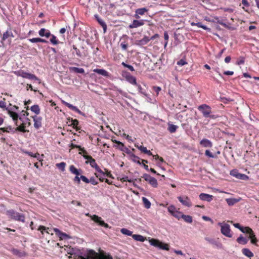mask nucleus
<instances>
[{
    "instance_id": "obj_56",
    "label": "nucleus",
    "mask_w": 259,
    "mask_h": 259,
    "mask_svg": "<svg viewBox=\"0 0 259 259\" xmlns=\"http://www.w3.org/2000/svg\"><path fill=\"white\" fill-rule=\"evenodd\" d=\"M87 152L86 151V153H83L82 156L87 160V161H90L94 159V158L90 155H88Z\"/></svg>"
},
{
    "instance_id": "obj_9",
    "label": "nucleus",
    "mask_w": 259,
    "mask_h": 259,
    "mask_svg": "<svg viewBox=\"0 0 259 259\" xmlns=\"http://www.w3.org/2000/svg\"><path fill=\"white\" fill-rule=\"evenodd\" d=\"M145 22H148V20L143 19L140 20H134L132 23L129 25V28L132 29L143 26L145 24Z\"/></svg>"
},
{
    "instance_id": "obj_31",
    "label": "nucleus",
    "mask_w": 259,
    "mask_h": 259,
    "mask_svg": "<svg viewBox=\"0 0 259 259\" xmlns=\"http://www.w3.org/2000/svg\"><path fill=\"white\" fill-rule=\"evenodd\" d=\"M63 104L66 106H67V107H68L69 108H70V109L75 111V112H77L78 113H80V111L79 110V109H78L76 106H74L73 105L67 103V102H63Z\"/></svg>"
},
{
    "instance_id": "obj_37",
    "label": "nucleus",
    "mask_w": 259,
    "mask_h": 259,
    "mask_svg": "<svg viewBox=\"0 0 259 259\" xmlns=\"http://www.w3.org/2000/svg\"><path fill=\"white\" fill-rule=\"evenodd\" d=\"M31 110L37 115L40 113V108L38 105H34L33 106H31Z\"/></svg>"
},
{
    "instance_id": "obj_62",
    "label": "nucleus",
    "mask_w": 259,
    "mask_h": 259,
    "mask_svg": "<svg viewBox=\"0 0 259 259\" xmlns=\"http://www.w3.org/2000/svg\"><path fill=\"white\" fill-rule=\"evenodd\" d=\"M205 154L206 156L210 157V158H214L215 156L210 152V151L208 150H206L205 151Z\"/></svg>"
},
{
    "instance_id": "obj_64",
    "label": "nucleus",
    "mask_w": 259,
    "mask_h": 259,
    "mask_svg": "<svg viewBox=\"0 0 259 259\" xmlns=\"http://www.w3.org/2000/svg\"><path fill=\"white\" fill-rule=\"evenodd\" d=\"M40 38H32L28 39V40L32 43L39 42Z\"/></svg>"
},
{
    "instance_id": "obj_40",
    "label": "nucleus",
    "mask_w": 259,
    "mask_h": 259,
    "mask_svg": "<svg viewBox=\"0 0 259 259\" xmlns=\"http://www.w3.org/2000/svg\"><path fill=\"white\" fill-rule=\"evenodd\" d=\"M50 36L51 38H50V40L53 45H56L60 43V41L57 39V37L54 34H51Z\"/></svg>"
},
{
    "instance_id": "obj_63",
    "label": "nucleus",
    "mask_w": 259,
    "mask_h": 259,
    "mask_svg": "<svg viewBox=\"0 0 259 259\" xmlns=\"http://www.w3.org/2000/svg\"><path fill=\"white\" fill-rule=\"evenodd\" d=\"M187 64V62L185 61L183 59H181L180 60H179V61L177 62V64L179 66H183Z\"/></svg>"
},
{
    "instance_id": "obj_48",
    "label": "nucleus",
    "mask_w": 259,
    "mask_h": 259,
    "mask_svg": "<svg viewBox=\"0 0 259 259\" xmlns=\"http://www.w3.org/2000/svg\"><path fill=\"white\" fill-rule=\"evenodd\" d=\"M240 230L244 233L249 234L252 232V230L248 227H242L241 229H240Z\"/></svg>"
},
{
    "instance_id": "obj_55",
    "label": "nucleus",
    "mask_w": 259,
    "mask_h": 259,
    "mask_svg": "<svg viewBox=\"0 0 259 259\" xmlns=\"http://www.w3.org/2000/svg\"><path fill=\"white\" fill-rule=\"evenodd\" d=\"M121 64L124 67L127 68L131 71H135V69H134V67L132 65L127 64L125 63H124V62H122Z\"/></svg>"
},
{
    "instance_id": "obj_23",
    "label": "nucleus",
    "mask_w": 259,
    "mask_h": 259,
    "mask_svg": "<svg viewBox=\"0 0 259 259\" xmlns=\"http://www.w3.org/2000/svg\"><path fill=\"white\" fill-rule=\"evenodd\" d=\"M15 128L12 127L11 126H8L5 127H0V130L3 132L10 133V132L15 133L16 131H15Z\"/></svg>"
},
{
    "instance_id": "obj_46",
    "label": "nucleus",
    "mask_w": 259,
    "mask_h": 259,
    "mask_svg": "<svg viewBox=\"0 0 259 259\" xmlns=\"http://www.w3.org/2000/svg\"><path fill=\"white\" fill-rule=\"evenodd\" d=\"M56 166L57 168L60 169L61 171H64L65 170L66 163L64 162H62L59 163H57Z\"/></svg>"
},
{
    "instance_id": "obj_27",
    "label": "nucleus",
    "mask_w": 259,
    "mask_h": 259,
    "mask_svg": "<svg viewBox=\"0 0 259 259\" xmlns=\"http://www.w3.org/2000/svg\"><path fill=\"white\" fill-rule=\"evenodd\" d=\"M132 237L134 240L140 242H144L146 240V238L141 235L134 234L132 235Z\"/></svg>"
},
{
    "instance_id": "obj_16",
    "label": "nucleus",
    "mask_w": 259,
    "mask_h": 259,
    "mask_svg": "<svg viewBox=\"0 0 259 259\" xmlns=\"http://www.w3.org/2000/svg\"><path fill=\"white\" fill-rule=\"evenodd\" d=\"M38 34L40 36H45L47 38H49L51 35L50 31L45 28H41L38 31Z\"/></svg>"
},
{
    "instance_id": "obj_10",
    "label": "nucleus",
    "mask_w": 259,
    "mask_h": 259,
    "mask_svg": "<svg viewBox=\"0 0 259 259\" xmlns=\"http://www.w3.org/2000/svg\"><path fill=\"white\" fill-rule=\"evenodd\" d=\"M178 199L183 205L188 207L192 206L190 199L187 196H179L178 197Z\"/></svg>"
},
{
    "instance_id": "obj_11",
    "label": "nucleus",
    "mask_w": 259,
    "mask_h": 259,
    "mask_svg": "<svg viewBox=\"0 0 259 259\" xmlns=\"http://www.w3.org/2000/svg\"><path fill=\"white\" fill-rule=\"evenodd\" d=\"M148 11V10L146 8L137 9L135 11L134 17L137 19H139L140 18V16L144 15Z\"/></svg>"
},
{
    "instance_id": "obj_57",
    "label": "nucleus",
    "mask_w": 259,
    "mask_h": 259,
    "mask_svg": "<svg viewBox=\"0 0 259 259\" xmlns=\"http://www.w3.org/2000/svg\"><path fill=\"white\" fill-rule=\"evenodd\" d=\"M146 181L148 182L149 183L150 181L151 180V176L147 174H145L142 177Z\"/></svg>"
},
{
    "instance_id": "obj_22",
    "label": "nucleus",
    "mask_w": 259,
    "mask_h": 259,
    "mask_svg": "<svg viewBox=\"0 0 259 259\" xmlns=\"http://www.w3.org/2000/svg\"><path fill=\"white\" fill-rule=\"evenodd\" d=\"M97 259H113L112 256L110 254H106L104 252L98 254Z\"/></svg>"
},
{
    "instance_id": "obj_5",
    "label": "nucleus",
    "mask_w": 259,
    "mask_h": 259,
    "mask_svg": "<svg viewBox=\"0 0 259 259\" xmlns=\"http://www.w3.org/2000/svg\"><path fill=\"white\" fill-rule=\"evenodd\" d=\"M98 253L93 250H89L84 256L79 255L78 259H97Z\"/></svg>"
},
{
    "instance_id": "obj_50",
    "label": "nucleus",
    "mask_w": 259,
    "mask_h": 259,
    "mask_svg": "<svg viewBox=\"0 0 259 259\" xmlns=\"http://www.w3.org/2000/svg\"><path fill=\"white\" fill-rule=\"evenodd\" d=\"M174 217L177 218L178 220H180L182 218L183 214L182 212L176 210L174 213L172 214Z\"/></svg>"
},
{
    "instance_id": "obj_60",
    "label": "nucleus",
    "mask_w": 259,
    "mask_h": 259,
    "mask_svg": "<svg viewBox=\"0 0 259 259\" xmlns=\"http://www.w3.org/2000/svg\"><path fill=\"white\" fill-rule=\"evenodd\" d=\"M120 46L122 50H126L128 47V44L126 41H124L120 44Z\"/></svg>"
},
{
    "instance_id": "obj_42",
    "label": "nucleus",
    "mask_w": 259,
    "mask_h": 259,
    "mask_svg": "<svg viewBox=\"0 0 259 259\" xmlns=\"http://www.w3.org/2000/svg\"><path fill=\"white\" fill-rule=\"evenodd\" d=\"M37 230L40 231L42 235L44 234V232H46L48 234L50 233L49 232V228L44 226H39Z\"/></svg>"
},
{
    "instance_id": "obj_7",
    "label": "nucleus",
    "mask_w": 259,
    "mask_h": 259,
    "mask_svg": "<svg viewBox=\"0 0 259 259\" xmlns=\"http://www.w3.org/2000/svg\"><path fill=\"white\" fill-rule=\"evenodd\" d=\"M92 220H93L95 223H97L99 225L104 227L106 228H110L109 225L102 220V218L98 215L94 214L93 215L91 216Z\"/></svg>"
},
{
    "instance_id": "obj_45",
    "label": "nucleus",
    "mask_w": 259,
    "mask_h": 259,
    "mask_svg": "<svg viewBox=\"0 0 259 259\" xmlns=\"http://www.w3.org/2000/svg\"><path fill=\"white\" fill-rule=\"evenodd\" d=\"M120 181L122 182H133V185L135 187L136 186V184L135 183V181H137V179H135L134 180L128 179V177L127 176H125L124 177L120 178Z\"/></svg>"
},
{
    "instance_id": "obj_17",
    "label": "nucleus",
    "mask_w": 259,
    "mask_h": 259,
    "mask_svg": "<svg viewBox=\"0 0 259 259\" xmlns=\"http://www.w3.org/2000/svg\"><path fill=\"white\" fill-rule=\"evenodd\" d=\"M200 144L204 147H208L211 148L212 147V142L207 139H203L200 142Z\"/></svg>"
},
{
    "instance_id": "obj_35",
    "label": "nucleus",
    "mask_w": 259,
    "mask_h": 259,
    "mask_svg": "<svg viewBox=\"0 0 259 259\" xmlns=\"http://www.w3.org/2000/svg\"><path fill=\"white\" fill-rule=\"evenodd\" d=\"M150 40L148 37L145 36L142 39L138 41V44L139 45H145L147 44Z\"/></svg>"
},
{
    "instance_id": "obj_13",
    "label": "nucleus",
    "mask_w": 259,
    "mask_h": 259,
    "mask_svg": "<svg viewBox=\"0 0 259 259\" xmlns=\"http://www.w3.org/2000/svg\"><path fill=\"white\" fill-rule=\"evenodd\" d=\"M213 196L211 195L206 193H201L199 195V198L203 201L210 202L212 200Z\"/></svg>"
},
{
    "instance_id": "obj_41",
    "label": "nucleus",
    "mask_w": 259,
    "mask_h": 259,
    "mask_svg": "<svg viewBox=\"0 0 259 259\" xmlns=\"http://www.w3.org/2000/svg\"><path fill=\"white\" fill-rule=\"evenodd\" d=\"M182 218L186 222L188 223H191L193 221L192 217L189 215H185L183 214Z\"/></svg>"
},
{
    "instance_id": "obj_14",
    "label": "nucleus",
    "mask_w": 259,
    "mask_h": 259,
    "mask_svg": "<svg viewBox=\"0 0 259 259\" xmlns=\"http://www.w3.org/2000/svg\"><path fill=\"white\" fill-rule=\"evenodd\" d=\"M9 37H14V35L11 28H8L6 31L4 32L2 37V40L4 41Z\"/></svg>"
},
{
    "instance_id": "obj_49",
    "label": "nucleus",
    "mask_w": 259,
    "mask_h": 259,
    "mask_svg": "<svg viewBox=\"0 0 259 259\" xmlns=\"http://www.w3.org/2000/svg\"><path fill=\"white\" fill-rule=\"evenodd\" d=\"M131 157H132V160L136 162V163H137L138 164H141V162H140V158L136 156V155L133 154L132 155H131Z\"/></svg>"
},
{
    "instance_id": "obj_28",
    "label": "nucleus",
    "mask_w": 259,
    "mask_h": 259,
    "mask_svg": "<svg viewBox=\"0 0 259 259\" xmlns=\"http://www.w3.org/2000/svg\"><path fill=\"white\" fill-rule=\"evenodd\" d=\"M70 147L72 148H77V149H78L80 151V152H79V154H82V153H86V150L84 149V148H82L79 145H75V144L72 143L70 145Z\"/></svg>"
},
{
    "instance_id": "obj_47",
    "label": "nucleus",
    "mask_w": 259,
    "mask_h": 259,
    "mask_svg": "<svg viewBox=\"0 0 259 259\" xmlns=\"http://www.w3.org/2000/svg\"><path fill=\"white\" fill-rule=\"evenodd\" d=\"M149 184H150L153 187L156 188L158 186L157 180L151 177V180L149 182Z\"/></svg>"
},
{
    "instance_id": "obj_54",
    "label": "nucleus",
    "mask_w": 259,
    "mask_h": 259,
    "mask_svg": "<svg viewBox=\"0 0 259 259\" xmlns=\"http://www.w3.org/2000/svg\"><path fill=\"white\" fill-rule=\"evenodd\" d=\"M0 108H3L4 110H8V108L6 107V103L5 98L3 99V101H0Z\"/></svg>"
},
{
    "instance_id": "obj_4",
    "label": "nucleus",
    "mask_w": 259,
    "mask_h": 259,
    "mask_svg": "<svg viewBox=\"0 0 259 259\" xmlns=\"http://www.w3.org/2000/svg\"><path fill=\"white\" fill-rule=\"evenodd\" d=\"M218 225L221 227V232L225 236L231 238L232 234L231 233L230 225L226 223H219Z\"/></svg>"
},
{
    "instance_id": "obj_12",
    "label": "nucleus",
    "mask_w": 259,
    "mask_h": 259,
    "mask_svg": "<svg viewBox=\"0 0 259 259\" xmlns=\"http://www.w3.org/2000/svg\"><path fill=\"white\" fill-rule=\"evenodd\" d=\"M32 118L33 119L34 127L37 130L39 129L40 127H41L42 125V117L35 115L32 116Z\"/></svg>"
},
{
    "instance_id": "obj_8",
    "label": "nucleus",
    "mask_w": 259,
    "mask_h": 259,
    "mask_svg": "<svg viewBox=\"0 0 259 259\" xmlns=\"http://www.w3.org/2000/svg\"><path fill=\"white\" fill-rule=\"evenodd\" d=\"M18 75L23 78H27L29 79H33L37 81H39V79L34 74L24 72V71H20L18 72Z\"/></svg>"
},
{
    "instance_id": "obj_34",
    "label": "nucleus",
    "mask_w": 259,
    "mask_h": 259,
    "mask_svg": "<svg viewBox=\"0 0 259 259\" xmlns=\"http://www.w3.org/2000/svg\"><path fill=\"white\" fill-rule=\"evenodd\" d=\"M69 170L72 174H74L76 176H79L80 175L79 170L77 169L73 165H71L69 166Z\"/></svg>"
},
{
    "instance_id": "obj_53",
    "label": "nucleus",
    "mask_w": 259,
    "mask_h": 259,
    "mask_svg": "<svg viewBox=\"0 0 259 259\" xmlns=\"http://www.w3.org/2000/svg\"><path fill=\"white\" fill-rule=\"evenodd\" d=\"M245 62V58L244 57H240L237 62H236V64L237 65H242Z\"/></svg>"
},
{
    "instance_id": "obj_30",
    "label": "nucleus",
    "mask_w": 259,
    "mask_h": 259,
    "mask_svg": "<svg viewBox=\"0 0 259 259\" xmlns=\"http://www.w3.org/2000/svg\"><path fill=\"white\" fill-rule=\"evenodd\" d=\"M63 104L66 106H67V107H68L69 108H70V109L75 111V112H77L78 113H80V111L79 110V109H78L76 106H74L73 105L67 103V102H63Z\"/></svg>"
},
{
    "instance_id": "obj_33",
    "label": "nucleus",
    "mask_w": 259,
    "mask_h": 259,
    "mask_svg": "<svg viewBox=\"0 0 259 259\" xmlns=\"http://www.w3.org/2000/svg\"><path fill=\"white\" fill-rule=\"evenodd\" d=\"M26 127V123H22L19 126H18L16 128H15V131H19L23 133H25L27 131L25 130V127Z\"/></svg>"
},
{
    "instance_id": "obj_26",
    "label": "nucleus",
    "mask_w": 259,
    "mask_h": 259,
    "mask_svg": "<svg viewBox=\"0 0 259 259\" xmlns=\"http://www.w3.org/2000/svg\"><path fill=\"white\" fill-rule=\"evenodd\" d=\"M237 242L241 244L245 245L248 242V239L240 235L239 237L237 238Z\"/></svg>"
},
{
    "instance_id": "obj_18",
    "label": "nucleus",
    "mask_w": 259,
    "mask_h": 259,
    "mask_svg": "<svg viewBox=\"0 0 259 259\" xmlns=\"http://www.w3.org/2000/svg\"><path fill=\"white\" fill-rule=\"evenodd\" d=\"M240 199H241L240 198H230L226 199V201L227 202L228 205L233 206L235 204L239 202Z\"/></svg>"
},
{
    "instance_id": "obj_32",
    "label": "nucleus",
    "mask_w": 259,
    "mask_h": 259,
    "mask_svg": "<svg viewBox=\"0 0 259 259\" xmlns=\"http://www.w3.org/2000/svg\"><path fill=\"white\" fill-rule=\"evenodd\" d=\"M63 104L66 106H67V107H68L69 108H70V109L75 111V112H77L78 113H80V111L79 110V109H78L76 106H74L73 105L67 103V102H63Z\"/></svg>"
},
{
    "instance_id": "obj_51",
    "label": "nucleus",
    "mask_w": 259,
    "mask_h": 259,
    "mask_svg": "<svg viewBox=\"0 0 259 259\" xmlns=\"http://www.w3.org/2000/svg\"><path fill=\"white\" fill-rule=\"evenodd\" d=\"M89 163L90 164L91 166L92 167H94L95 169L96 168H98V165L96 163L95 159H94L93 160H92V161H86V163Z\"/></svg>"
},
{
    "instance_id": "obj_52",
    "label": "nucleus",
    "mask_w": 259,
    "mask_h": 259,
    "mask_svg": "<svg viewBox=\"0 0 259 259\" xmlns=\"http://www.w3.org/2000/svg\"><path fill=\"white\" fill-rule=\"evenodd\" d=\"M136 85L138 87L139 92L141 94L144 95L145 96H147V94L145 90H144L140 85L137 84Z\"/></svg>"
},
{
    "instance_id": "obj_38",
    "label": "nucleus",
    "mask_w": 259,
    "mask_h": 259,
    "mask_svg": "<svg viewBox=\"0 0 259 259\" xmlns=\"http://www.w3.org/2000/svg\"><path fill=\"white\" fill-rule=\"evenodd\" d=\"M178 126L172 124H168V130L170 133H175L177 131V129L178 128Z\"/></svg>"
},
{
    "instance_id": "obj_36",
    "label": "nucleus",
    "mask_w": 259,
    "mask_h": 259,
    "mask_svg": "<svg viewBox=\"0 0 259 259\" xmlns=\"http://www.w3.org/2000/svg\"><path fill=\"white\" fill-rule=\"evenodd\" d=\"M116 148L119 149L120 150L122 151H125V150H127V148H125L124 145L121 142L119 141L117 144V145L114 146Z\"/></svg>"
},
{
    "instance_id": "obj_3",
    "label": "nucleus",
    "mask_w": 259,
    "mask_h": 259,
    "mask_svg": "<svg viewBox=\"0 0 259 259\" xmlns=\"http://www.w3.org/2000/svg\"><path fill=\"white\" fill-rule=\"evenodd\" d=\"M149 242L151 245L155 247L167 251L169 250V246L168 244L163 243L158 239L152 238L149 240Z\"/></svg>"
},
{
    "instance_id": "obj_15",
    "label": "nucleus",
    "mask_w": 259,
    "mask_h": 259,
    "mask_svg": "<svg viewBox=\"0 0 259 259\" xmlns=\"http://www.w3.org/2000/svg\"><path fill=\"white\" fill-rule=\"evenodd\" d=\"M125 78L126 80L130 83L135 85H137L136 77L131 75L130 73H126Z\"/></svg>"
},
{
    "instance_id": "obj_39",
    "label": "nucleus",
    "mask_w": 259,
    "mask_h": 259,
    "mask_svg": "<svg viewBox=\"0 0 259 259\" xmlns=\"http://www.w3.org/2000/svg\"><path fill=\"white\" fill-rule=\"evenodd\" d=\"M70 70L75 73H84V70L82 68H77V67H73L70 68Z\"/></svg>"
},
{
    "instance_id": "obj_58",
    "label": "nucleus",
    "mask_w": 259,
    "mask_h": 259,
    "mask_svg": "<svg viewBox=\"0 0 259 259\" xmlns=\"http://www.w3.org/2000/svg\"><path fill=\"white\" fill-rule=\"evenodd\" d=\"M176 208L174 205H170L168 207V211L171 214L174 213L175 211H176Z\"/></svg>"
},
{
    "instance_id": "obj_19",
    "label": "nucleus",
    "mask_w": 259,
    "mask_h": 259,
    "mask_svg": "<svg viewBox=\"0 0 259 259\" xmlns=\"http://www.w3.org/2000/svg\"><path fill=\"white\" fill-rule=\"evenodd\" d=\"M93 71L105 77L109 76V73L103 69H95L93 70Z\"/></svg>"
},
{
    "instance_id": "obj_29",
    "label": "nucleus",
    "mask_w": 259,
    "mask_h": 259,
    "mask_svg": "<svg viewBox=\"0 0 259 259\" xmlns=\"http://www.w3.org/2000/svg\"><path fill=\"white\" fill-rule=\"evenodd\" d=\"M71 125H72L73 127L74 128H75L76 131H78L79 130H80V128L78 126H77V125H78V124L79 123V122H78L77 119H71Z\"/></svg>"
},
{
    "instance_id": "obj_6",
    "label": "nucleus",
    "mask_w": 259,
    "mask_h": 259,
    "mask_svg": "<svg viewBox=\"0 0 259 259\" xmlns=\"http://www.w3.org/2000/svg\"><path fill=\"white\" fill-rule=\"evenodd\" d=\"M230 174L238 179L243 180H248L249 179V177L248 176L243 174L239 173L238 170L236 169H234L231 170Z\"/></svg>"
},
{
    "instance_id": "obj_1",
    "label": "nucleus",
    "mask_w": 259,
    "mask_h": 259,
    "mask_svg": "<svg viewBox=\"0 0 259 259\" xmlns=\"http://www.w3.org/2000/svg\"><path fill=\"white\" fill-rule=\"evenodd\" d=\"M198 109L201 112L203 117L205 118H209L210 119H215L219 117L217 115L211 114V108L206 104H203L199 106L198 107Z\"/></svg>"
},
{
    "instance_id": "obj_2",
    "label": "nucleus",
    "mask_w": 259,
    "mask_h": 259,
    "mask_svg": "<svg viewBox=\"0 0 259 259\" xmlns=\"http://www.w3.org/2000/svg\"><path fill=\"white\" fill-rule=\"evenodd\" d=\"M6 214L11 219L21 222H25V215L23 214L20 213L13 209H10L6 211Z\"/></svg>"
},
{
    "instance_id": "obj_25",
    "label": "nucleus",
    "mask_w": 259,
    "mask_h": 259,
    "mask_svg": "<svg viewBox=\"0 0 259 259\" xmlns=\"http://www.w3.org/2000/svg\"><path fill=\"white\" fill-rule=\"evenodd\" d=\"M8 111V114L10 115V117L12 118L14 121H17L18 119V115L17 113L13 112L12 111H11L10 110L8 109L7 110Z\"/></svg>"
},
{
    "instance_id": "obj_21",
    "label": "nucleus",
    "mask_w": 259,
    "mask_h": 259,
    "mask_svg": "<svg viewBox=\"0 0 259 259\" xmlns=\"http://www.w3.org/2000/svg\"><path fill=\"white\" fill-rule=\"evenodd\" d=\"M95 17L97 19V20L98 21V22H99V23L101 25V26L103 27V29H104V32L106 31V29H107V25H106V24L105 23V22L102 19H101L98 15H96L95 16Z\"/></svg>"
},
{
    "instance_id": "obj_20",
    "label": "nucleus",
    "mask_w": 259,
    "mask_h": 259,
    "mask_svg": "<svg viewBox=\"0 0 259 259\" xmlns=\"http://www.w3.org/2000/svg\"><path fill=\"white\" fill-rule=\"evenodd\" d=\"M54 231L56 234L58 235L61 240H63L67 236V235L64 233L61 232L58 229L54 228Z\"/></svg>"
},
{
    "instance_id": "obj_44",
    "label": "nucleus",
    "mask_w": 259,
    "mask_h": 259,
    "mask_svg": "<svg viewBox=\"0 0 259 259\" xmlns=\"http://www.w3.org/2000/svg\"><path fill=\"white\" fill-rule=\"evenodd\" d=\"M121 233L123 234L132 236L133 232L125 228H122L120 230Z\"/></svg>"
},
{
    "instance_id": "obj_24",
    "label": "nucleus",
    "mask_w": 259,
    "mask_h": 259,
    "mask_svg": "<svg viewBox=\"0 0 259 259\" xmlns=\"http://www.w3.org/2000/svg\"><path fill=\"white\" fill-rule=\"evenodd\" d=\"M242 252L244 255L248 257L251 258L253 256V253L248 248H243L242 249Z\"/></svg>"
},
{
    "instance_id": "obj_61",
    "label": "nucleus",
    "mask_w": 259,
    "mask_h": 259,
    "mask_svg": "<svg viewBox=\"0 0 259 259\" xmlns=\"http://www.w3.org/2000/svg\"><path fill=\"white\" fill-rule=\"evenodd\" d=\"M89 183H91L93 185H96L98 184V181L96 180L94 177H91L89 179Z\"/></svg>"
},
{
    "instance_id": "obj_59",
    "label": "nucleus",
    "mask_w": 259,
    "mask_h": 259,
    "mask_svg": "<svg viewBox=\"0 0 259 259\" xmlns=\"http://www.w3.org/2000/svg\"><path fill=\"white\" fill-rule=\"evenodd\" d=\"M169 38V36L166 31H165L164 33V39L165 40V44H164V47H165L168 43V40Z\"/></svg>"
},
{
    "instance_id": "obj_43",
    "label": "nucleus",
    "mask_w": 259,
    "mask_h": 259,
    "mask_svg": "<svg viewBox=\"0 0 259 259\" xmlns=\"http://www.w3.org/2000/svg\"><path fill=\"white\" fill-rule=\"evenodd\" d=\"M142 201L143 202L144 206L146 208H149L151 206V203L146 197H143L142 198Z\"/></svg>"
}]
</instances>
